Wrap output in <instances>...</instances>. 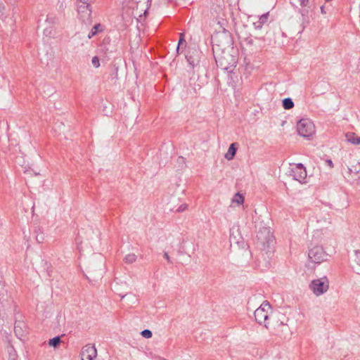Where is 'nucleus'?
<instances>
[{
    "mask_svg": "<svg viewBox=\"0 0 360 360\" xmlns=\"http://www.w3.org/2000/svg\"><path fill=\"white\" fill-rule=\"evenodd\" d=\"M326 163L328 164V165L330 167H333V161L331 160H326Z\"/></svg>",
    "mask_w": 360,
    "mask_h": 360,
    "instance_id": "35",
    "label": "nucleus"
},
{
    "mask_svg": "<svg viewBox=\"0 0 360 360\" xmlns=\"http://www.w3.org/2000/svg\"><path fill=\"white\" fill-rule=\"evenodd\" d=\"M290 175L293 179L302 183L307 178V171L302 163H297L291 168Z\"/></svg>",
    "mask_w": 360,
    "mask_h": 360,
    "instance_id": "9",
    "label": "nucleus"
},
{
    "mask_svg": "<svg viewBox=\"0 0 360 360\" xmlns=\"http://www.w3.org/2000/svg\"><path fill=\"white\" fill-rule=\"evenodd\" d=\"M257 48H256V49H252V51H257Z\"/></svg>",
    "mask_w": 360,
    "mask_h": 360,
    "instance_id": "41",
    "label": "nucleus"
},
{
    "mask_svg": "<svg viewBox=\"0 0 360 360\" xmlns=\"http://www.w3.org/2000/svg\"><path fill=\"white\" fill-rule=\"evenodd\" d=\"M309 3V0H300V4L302 7L307 6Z\"/></svg>",
    "mask_w": 360,
    "mask_h": 360,
    "instance_id": "32",
    "label": "nucleus"
},
{
    "mask_svg": "<svg viewBox=\"0 0 360 360\" xmlns=\"http://www.w3.org/2000/svg\"><path fill=\"white\" fill-rule=\"evenodd\" d=\"M269 13L267 12L266 13L262 14L259 16L257 21L253 22V26L255 30H261L263 27V25L267 22L269 14Z\"/></svg>",
    "mask_w": 360,
    "mask_h": 360,
    "instance_id": "15",
    "label": "nucleus"
},
{
    "mask_svg": "<svg viewBox=\"0 0 360 360\" xmlns=\"http://www.w3.org/2000/svg\"><path fill=\"white\" fill-rule=\"evenodd\" d=\"M141 334L145 338H150L153 335L152 331L148 329H145L142 330Z\"/></svg>",
    "mask_w": 360,
    "mask_h": 360,
    "instance_id": "25",
    "label": "nucleus"
},
{
    "mask_svg": "<svg viewBox=\"0 0 360 360\" xmlns=\"http://www.w3.org/2000/svg\"><path fill=\"white\" fill-rule=\"evenodd\" d=\"M61 342L60 336H56L49 340V345L53 347H56Z\"/></svg>",
    "mask_w": 360,
    "mask_h": 360,
    "instance_id": "21",
    "label": "nucleus"
},
{
    "mask_svg": "<svg viewBox=\"0 0 360 360\" xmlns=\"http://www.w3.org/2000/svg\"><path fill=\"white\" fill-rule=\"evenodd\" d=\"M91 63L94 68L100 67V61L98 56H94L91 60Z\"/></svg>",
    "mask_w": 360,
    "mask_h": 360,
    "instance_id": "26",
    "label": "nucleus"
},
{
    "mask_svg": "<svg viewBox=\"0 0 360 360\" xmlns=\"http://www.w3.org/2000/svg\"><path fill=\"white\" fill-rule=\"evenodd\" d=\"M186 60L192 69L199 65L202 52L195 48L188 49L186 53Z\"/></svg>",
    "mask_w": 360,
    "mask_h": 360,
    "instance_id": "8",
    "label": "nucleus"
},
{
    "mask_svg": "<svg viewBox=\"0 0 360 360\" xmlns=\"http://www.w3.org/2000/svg\"><path fill=\"white\" fill-rule=\"evenodd\" d=\"M283 107L285 110H290L294 107V103L290 98H285L282 101Z\"/></svg>",
    "mask_w": 360,
    "mask_h": 360,
    "instance_id": "18",
    "label": "nucleus"
},
{
    "mask_svg": "<svg viewBox=\"0 0 360 360\" xmlns=\"http://www.w3.org/2000/svg\"><path fill=\"white\" fill-rule=\"evenodd\" d=\"M8 352H9L8 360H17V354H16L15 350L14 349V348L13 347H11L8 349Z\"/></svg>",
    "mask_w": 360,
    "mask_h": 360,
    "instance_id": "23",
    "label": "nucleus"
},
{
    "mask_svg": "<svg viewBox=\"0 0 360 360\" xmlns=\"http://www.w3.org/2000/svg\"><path fill=\"white\" fill-rule=\"evenodd\" d=\"M309 288L315 295L320 296L328 291L329 281L326 276L314 279L309 284Z\"/></svg>",
    "mask_w": 360,
    "mask_h": 360,
    "instance_id": "3",
    "label": "nucleus"
},
{
    "mask_svg": "<svg viewBox=\"0 0 360 360\" xmlns=\"http://www.w3.org/2000/svg\"><path fill=\"white\" fill-rule=\"evenodd\" d=\"M212 41L214 46L221 48L229 46L231 41V34L224 29L222 32H216L212 36Z\"/></svg>",
    "mask_w": 360,
    "mask_h": 360,
    "instance_id": "5",
    "label": "nucleus"
},
{
    "mask_svg": "<svg viewBox=\"0 0 360 360\" xmlns=\"http://www.w3.org/2000/svg\"><path fill=\"white\" fill-rule=\"evenodd\" d=\"M178 0H165L167 3H176Z\"/></svg>",
    "mask_w": 360,
    "mask_h": 360,
    "instance_id": "37",
    "label": "nucleus"
},
{
    "mask_svg": "<svg viewBox=\"0 0 360 360\" xmlns=\"http://www.w3.org/2000/svg\"><path fill=\"white\" fill-rule=\"evenodd\" d=\"M273 324L274 326H278V327L281 326V327L285 328V329H288V326H286V324L284 323V322L283 321H279V320H276V321H274Z\"/></svg>",
    "mask_w": 360,
    "mask_h": 360,
    "instance_id": "28",
    "label": "nucleus"
},
{
    "mask_svg": "<svg viewBox=\"0 0 360 360\" xmlns=\"http://www.w3.org/2000/svg\"><path fill=\"white\" fill-rule=\"evenodd\" d=\"M96 35L95 32H94L92 30L90 31V32L88 34V39L92 38L94 36Z\"/></svg>",
    "mask_w": 360,
    "mask_h": 360,
    "instance_id": "34",
    "label": "nucleus"
},
{
    "mask_svg": "<svg viewBox=\"0 0 360 360\" xmlns=\"http://www.w3.org/2000/svg\"><path fill=\"white\" fill-rule=\"evenodd\" d=\"M164 257L167 259V262L172 263L170 257L169 256L168 253L167 252H165L164 253Z\"/></svg>",
    "mask_w": 360,
    "mask_h": 360,
    "instance_id": "33",
    "label": "nucleus"
},
{
    "mask_svg": "<svg viewBox=\"0 0 360 360\" xmlns=\"http://www.w3.org/2000/svg\"><path fill=\"white\" fill-rule=\"evenodd\" d=\"M270 308V304L266 302H264L254 312L255 321L259 324L264 325L266 328H268V325L269 324L268 322L269 316L267 309H269Z\"/></svg>",
    "mask_w": 360,
    "mask_h": 360,
    "instance_id": "4",
    "label": "nucleus"
},
{
    "mask_svg": "<svg viewBox=\"0 0 360 360\" xmlns=\"http://www.w3.org/2000/svg\"><path fill=\"white\" fill-rule=\"evenodd\" d=\"M105 271L104 260L101 256L98 257L96 262H94L89 266L88 273L94 279L101 278Z\"/></svg>",
    "mask_w": 360,
    "mask_h": 360,
    "instance_id": "7",
    "label": "nucleus"
},
{
    "mask_svg": "<svg viewBox=\"0 0 360 360\" xmlns=\"http://www.w3.org/2000/svg\"><path fill=\"white\" fill-rule=\"evenodd\" d=\"M14 333L19 339H22L27 333L25 323L22 321H16L14 326Z\"/></svg>",
    "mask_w": 360,
    "mask_h": 360,
    "instance_id": "12",
    "label": "nucleus"
},
{
    "mask_svg": "<svg viewBox=\"0 0 360 360\" xmlns=\"http://www.w3.org/2000/svg\"><path fill=\"white\" fill-rule=\"evenodd\" d=\"M215 61L219 68L227 72H233L237 63V60L233 56L225 52L215 56Z\"/></svg>",
    "mask_w": 360,
    "mask_h": 360,
    "instance_id": "1",
    "label": "nucleus"
},
{
    "mask_svg": "<svg viewBox=\"0 0 360 360\" xmlns=\"http://www.w3.org/2000/svg\"><path fill=\"white\" fill-rule=\"evenodd\" d=\"M256 39H262V40H264V37H262V38H255Z\"/></svg>",
    "mask_w": 360,
    "mask_h": 360,
    "instance_id": "40",
    "label": "nucleus"
},
{
    "mask_svg": "<svg viewBox=\"0 0 360 360\" xmlns=\"http://www.w3.org/2000/svg\"><path fill=\"white\" fill-rule=\"evenodd\" d=\"M233 202L241 205L244 202V197L240 193H236L233 198Z\"/></svg>",
    "mask_w": 360,
    "mask_h": 360,
    "instance_id": "19",
    "label": "nucleus"
},
{
    "mask_svg": "<svg viewBox=\"0 0 360 360\" xmlns=\"http://www.w3.org/2000/svg\"><path fill=\"white\" fill-rule=\"evenodd\" d=\"M179 160H181L184 161V158L183 157L180 156V157H179Z\"/></svg>",
    "mask_w": 360,
    "mask_h": 360,
    "instance_id": "39",
    "label": "nucleus"
},
{
    "mask_svg": "<svg viewBox=\"0 0 360 360\" xmlns=\"http://www.w3.org/2000/svg\"><path fill=\"white\" fill-rule=\"evenodd\" d=\"M243 43L248 46H253L255 45V40L251 37H248L244 39Z\"/></svg>",
    "mask_w": 360,
    "mask_h": 360,
    "instance_id": "24",
    "label": "nucleus"
},
{
    "mask_svg": "<svg viewBox=\"0 0 360 360\" xmlns=\"http://www.w3.org/2000/svg\"><path fill=\"white\" fill-rule=\"evenodd\" d=\"M136 256L135 254L133 253L127 255L124 259V262L128 264L134 263L136 261Z\"/></svg>",
    "mask_w": 360,
    "mask_h": 360,
    "instance_id": "20",
    "label": "nucleus"
},
{
    "mask_svg": "<svg viewBox=\"0 0 360 360\" xmlns=\"http://www.w3.org/2000/svg\"><path fill=\"white\" fill-rule=\"evenodd\" d=\"M186 209H187V205L183 204L178 207L177 212H184V210H186Z\"/></svg>",
    "mask_w": 360,
    "mask_h": 360,
    "instance_id": "30",
    "label": "nucleus"
},
{
    "mask_svg": "<svg viewBox=\"0 0 360 360\" xmlns=\"http://www.w3.org/2000/svg\"><path fill=\"white\" fill-rule=\"evenodd\" d=\"M184 43H186V39H185V37H184V33H180L179 42H178L177 46H176V51H177V53L179 52L180 46L181 44H184Z\"/></svg>",
    "mask_w": 360,
    "mask_h": 360,
    "instance_id": "22",
    "label": "nucleus"
},
{
    "mask_svg": "<svg viewBox=\"0 0 360 360\" xmlns=\"http://www.w3.org/2000/svg\"><path fill=\"white\" fill-rule=\"evenodd\" d=\"M298 134L304 138L309 139L315 132V127L309 119H301L297 123Z\"/></svg>",
    "mask_w": 360,
    "mask_h": 360,
    "instance_id": "2",
    "label": "nucleus"
},
{
    "mask_svg": "<svg viewBox=\"0 0 360 360\" xmlns=\"http://www.w3.org/2000/svg\"><path fill=\"white\" fill-rule=\"evenodd\" d=\"M321 13H323V14H325V13H326V11H325L324 6H321Z\"/></svg>",
    "mask_w": 360,
    "mask_h": 360,
    "instance_id": "36",
    "label": "nucleus"
},
{
    "mask_svg": "<svg viewBox=\"0 0 360 360\" xmlns=\"http://www.w3.org/2000/svg\"><path fill=\"white\" fill-rule=\"evenodd\" d=\"M347 141L354 145H360V137L356 136L354 133L346 134Z\"/></svg>",
    "mask_w": 360,
    "mask_h": 360,
    "instance_id": "17",
    "label": "nucleus"
},
{
    "mask_svg": "<svg viewBox=\"0 0 360 360\" xmlns=\"http://www.w3.org/2000/svg\"><path fill=\"white\" fill-rule=\"evenodd\" d=\"M237 143H233L229 146V148L228 149V151L225 154L224 157L228 160H231L233 159L234 156L236 155V151H237Z\"/></svg>",
    "mask_w": 360,
    "mask_h": 360,
    "instance_id": "16",
    "label": "nucleus"
},
{
    "mask_svg": "<svg viewBox=\"0 0 360 360\" xmlns=\"http://www.w3.org/2000/svg\"><path fill=\"white\" fill-rule=\"evenodd\" d=\"M355 262L360 266V250H355Z\"/></svg>",
    "mask_w": 360,
    "mask_h": 360,
    "instance_id": "29",
    "label": "nucleus"
},
{
    "mask_svg": "<svg viewBox=\"0 0 360 360\" xmlns=\"http://www.w3.org/2000/svg\"><path fill=\"white\" fill-rule=\"evenodd\" d=\"M152 0H132V3L136 5V9L141 8L146 14L150 6Z\"/></svg>",
    "mask_w": 360,
    "mask_h": 360,
    "instance_id": "14",
    "label": "nucleus"
},
{
    "mask_svg": "<svg viewBox=\"0 0 360 360\" xmlns=\"http://www.w3.org/2000/svg\"><path fill=\"white\" fill-rule=\"evenodd\" d=\"M81 356L82 360H94L97 356V350L94 346L85 345L82 349Z\"/></svg>",
    "mask_w": 360,
    "mask_h": 360,
    "instance_id": "10",
    "label": "nucleus"
},
{
    "mask_svg": "<svg viewBox=\"0 0 360 360\" xmlns=\"http://www.w3.org/2000/svg\"><path fill=\"white\" fill-rule=\"evenodd\" d=\"M79 18L84 22H90L91 16V9L86 5H79L77 8Z\"/></svg>",
    "mask_w": 360,
    "mask_h": 360,
    "instance_id": "11",
    "label": "nucleus"
},
{
    "mask_svg": "<svg viewBox=\"0 0 360 360\" xmlns=\"http://www.w3.org/2000/svg\"><path fill=\"white\" fill-rule=\"evenodd\" d=\"M328 256L321 246H315L310 249L308 252L309 259L315 264H320L327 260Z\"/></svg>",
    "mask_w": 360,
    "mask_h": 360,
    "instance_id": "6",
    "label": "nucleus"
},
{
    "mask_svg": "<svg viewBox=\"0 0 360 360\" xmlns=\"http://www.w3.org/2000/svg\"><path fill=\"white\" fill-rule=\"evenodd\" d=\"M93 0H79L80 5H86L90 7V4Z\"/></svg>",
    "mask_w": 360,
    "mask_h": 360,
    "instance_id": "31",
    "label": "nucleus"
},
{
    "mask_svg": "<svg viewBox=\"0 0 360 360\" xmlns=\"http://www.w3.org/2000/svg\"><path fill=\"white\" fill-rule=\"evenodd\" d=\"M119 295H120V296L121 297V298L122 299V298H124V297L126 296V294H124V295L120 294Z\"/></svg>",
    "mask_w": 360,
    "mask_h": 360,
    "instance_id": "38",
    "label": "nucleus"
},
{
    "mask_svg": "<svg viewBox=\"0 0 360 360\" xmlns=\"http://www.w3.org/2000/svg\"><path fill=\"white\" fill-rule=\"evenodd\" d=\"M300 13L301 14V26H302V32L309 25V11L308 8H303L300 11Z\"/></svg>",
    "mask_w": 360,
    "mask_h": 360,
    "instance_id": "13",
    "label": "nucleus"
},
{
    "mask_svg": "<svg viewBox=\"0 0 360 360\" xmlns=\"http://www.w3.org/2000/svg\"><path fill=\"white\" fill-rule=\"evenodd\" d=\"M94 32H95V33L97 34L98 32H101L103 31V27L102 25L98 23V24H96L95 25L92 29H91Z\"/></svg>",
    "mask_w": 360,
    "mask_h": 360,
    "instance_id": "27",
    "label": "nucleus"
}]
</instances>
